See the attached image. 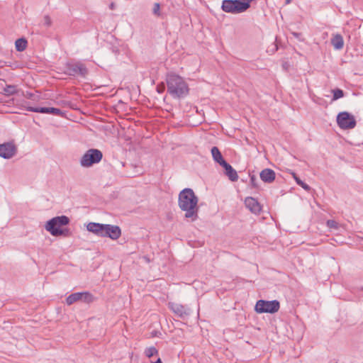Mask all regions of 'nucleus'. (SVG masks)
Returning a JSON list of instances; mask_svg holds the SVG:
<instances>
[{"label":"nucleus","instance_id":"4be33fe9","mask_svg":"<svg viewBox=\"0 0 363 363\" xmlns=\"http://www.w3.org/2000/svg\"><path fill=\"white\" fill-rule=\"evenodd\" d=\"M144 354L146 357L150 358L154 355H157L158 354V350L155 347H149L145 350Z\"/></svg>","mask_w":363,"mask_h":363},{"label":"nucleus","instance_id":"473e14b6","mask_svg":"<svg viewBox=\"0 0 363 363\" xmlns=\"http://www.w3.org/2000/svg\"><path fill=\"white\" fill-rule=\"evenodd\" d=\"M254 186H255V184L254 183H255V181H253V182H252Z\"/></svg>","mask_w":363,"mask_h":363},{"label":"nucleus","instance_id":"4468645a","mask_svg":"<svg viewBox=\"0 0 363 363\" xmlns=\"http://www.w3.org/2000/svg\"><path fill=\"white\" fill-rule=\"evenodd\" d=\"M169 308L179 317H183L190 313V309L189 308L177 303H169Z\"/></svg>","mask_w":363,"mask_h":363},{"label":"nucleus","instance_id":"f257e3e1","mask_svg":"<svg viewBox=\"0 0 363 363\" xmlns=\"http://www.w3.org/2000/svg\"><path fill=\"white\" fill-rule=\"evenodd\" d=\"M199 199L191 189L186 188L179 194L178 204L182 211H184V217L191 221H194L198 218Z\"/></svg>","mask_w":363,"mask_h":363},{"label":"nucleus","instance_id":"20e7f679","mask_svg":"<svg viewBox=\"0 0 363 363\" xmlns=\"http://www.w3.org/2000/svg\"><path fill=\"white\" fill-rule=\"evenodd\" d=\"M103 157L102 152L98 149L88 150L80 159V165L83 167H90L99 163Z\"/></svg>","mask_w":363,"mask_h":363},{"label":"nucleus","instance_id":"a878e982","mask_svg":"<svg viewBox=\"0 0 363 363\" xmlns=\"http://www.w3.org/2000/svg\"><path fill=\"white\" fill-rule=\"evenodd\" d=\"M298 185L301 186L303 189H304L306 191H309L311 189L310 186L302 181H298Z\"/></svg>","mask_w":363,"mask_h":363},{"label":"nucleus","instance_id":"bb28decb","mask_svg":"<svg viewBox=\"0 0 363 363\" xmlns=\"http://www.w3.org/2000/svg\"><path fill=\"white\" fill-rule=\"evenodd\" d=\"M291 174L293 176V178L296 181V184H298V182L301 180L296 176V174L294 172H291Z\"/></svg>","mask_w":363,"mask_h":363},{"label":"nucleus","instance_id":"7c9ffc66","mask_svg":"<svg viewBox=\"0 0 363 363\" xmlns=\"http://www.w3.org/2000/svg\"><path fill=\"white\" fill-rule=\"evenodd\" d=\"M291 1V0H286V4H289Z\"/></svg>","mask_w":363,"mask_h":363},{"label":"nucleus","instance_id":"9b49d317","mask_svg":"<svg viewBox=\"0 0 363 363\" xmlns=\"http://www.w3.org/2000/svg\"><path fill=\"white\" fill-rule=\"evenodd\" d=\"M121 235V230L118 225L105 224L103 237H108L115 240L119 238Z\"/></svg>","mask_w":363,"mask_h":363},{"label":"nucleus","instance_id":"2eb2a0df","mask_svg":"<svg viewBox=\"0 0 363 363\" xmlns=\"http://www.w3.org/2000/svg\"><path fill=\"white\" fill-rule=\"evenodd\" d=\"M105 224L91 222L87 224L86 229L88 231L95 234L97 236L103 237Z\"/></svg>","mask_w":363,"mask_h":363},{"label":"nucleus","instance_id":"412c9836","mask_svg":"<svg viewBox=\"0 0 363 363\" xmlns=\"http://www.w3.org/2000/svg\"><path fill=\"white\" fill-rule=\"evenodd\" d=\"M15 46L18 51H23L27 47V41L24 38H19L16 40Z\"/></svg>","mask_w":363,"mask_h":363},{"label":"nucleus","instance_id":"5701e85b","mask_svg":"<svg viewBox=\"0 0 363 363\" xmlns=\"http://www.w3.org/2000/svg\"><path fill=\"white\" fill-rule=\"evenodd\" d=\"M326 225L328 228H333V229H335V230H337L339 228V223H337L335 220H328L326 223Z\"/></svg>","mask_w":363,"mask_h":363},{"label":"nucleus","instance_id":"aec40b11","mask_svg":"<svg viewBox=\"0 0 363 363\" xmlns=\"http://www.w3.org/2000/svg\"><path fill=\"white\" fill-rule=\"evenodd\" d=\"M211 152L214 161L218 162L220 165H222L223 162H225L217 147H213Z\"/></svg>","mask_w":363,"mask_h":363},{"label":"nucleus","instance_id":"b1692460","mask_svg":"<svg viewBox=\"0 0 363 363\" xmlns=\"http://www.w3.org/2000/svg\"><path fill=\"white\" fill-rule=\"evenodd\" d=\"M160 6L158 3H155L153 6V9H152V11H153V13L157 15V16H160Z\"/></svg>","mask_w":363,"mask_h":363},{"label":"nucleus","instance_id":"2f4dec72","mask_svg":"<svg viewBox=\"0 0 363 363\" xmlns=\"http://www.w3.org/2000/svg\"><path fill=\"white\" fill-rule=\"evenodd\" d=\"M255 177H251V182H253V181H255Z\"/></svg>","mask_w":363,"mask_h":363},{"label":"nucleus","instance_id":"6e6552de","mask_svg":"<svg viewBox=\"0 0 363 363\" xmlns=\"http://www.w3.org/2000/svg\"><path fill=\"white\" fill-rule=\"evenodd\" d=\"M93 296L89 292H77L70 294L66 298V303L68 306L73 304L77 301L84 303H91L93 301Z\"/></svg>","mask_w":363,"mask_h":363},{"label":"nucleus","instance_id":"1a4fd4ad","mask_svg":"<svg viewBox=\"0 0 363 363\" xmlns=\"http://www.w3.org/2000/svg\"><path fill=\"white\" fill-rule=\"evenodd\" d=\"M17 147L13 142L0 144V157L4 159H11L16 155Z\"/></svg>","mask_w":363,"mask_h":363},{"label":"nucleus","instance_id":"c85d7f7f","mask_svg":"<svg viewBox=\"0 0 363 363\" xmlns=\"http://www.w3.org/2000/svg\"><path fill=\"white\" fill-rule=\"evenodd\" d=\"M33 96H34V94H32V93H29V94H28V96L27 97H28V99H33Z\"/></svg>","mask_w":363,"mask_h":363},{"label":"nucleus","instance_id":"c756f323","mask_svg":"<svg viewBox=\"0 0 363 363\" xmlns=\"http://www.w3.org/2000/svg\"><path fill=\"white\" fill-rule=\"evenodd\" d=\"M152 363H162L160 358H158L157 360L155 362H152Z\"/></svg>","mask_w":363,"mask_h":363},{"label":"nucleus","instance_id":"a211bd4d","mask_svg":"<svg viewBox=\"0 0 363 363\" xmlns=\"http://www.w3.org/2000/svg\"><path fill=\"white\" fill-rule=\"evenodd\" d=\"M221 166L225 169V174L228 177L230 180L233 182L238 180V174L230 164H229L226 162H223V164H222Z\"/></svg>","mask_w":363,"mask_h":363},{"label":"nucleus","instance_id":"423d86ee","mask_svg":"<svg viewBox=\"0 0 363 363\" xmlns=\"http://www.w3.org/2000/svg\"><path fill=\"white\" fill-rule=\"evenodd\" d=\"M337 123L342 129H351L356 125L354 116L347 112L340 113L337 116Z\"/></svg>","mask_w":363,"mask_h":363},{"label":"nucleus","instance_id":"cd10ccee","mask_svg":"<svg viewBox=\"0 0 363 363\" xmlns=\"http://www.w3.org/2000/svg\"><path fill=\"white\" fill-rule=\"evenodd\" d=\"M110 9H115V4L114 3H111L109 6Z\"/></svg>","mask_w":363,"mask_h":363},{"label":"nucleus","instance_id":"f03ea898","mask_svg":"<svg viewBox=\"0 0 363 363\" xmlns=\"http://www.w3.org/2000/svg\"><path fill=\"white\" fill-rule=\"evenodd\" d=\"M252 0H224L222 9L227 13H240L247 10Z\"/></svg>","mask_w":363,"mask_h":363},{"label":"nucleus","instance_id":"39448f33","mask_svg":"<svg viewBox=\"0 0 363 363\" xmlns=\"http://www.w3.org/2000/svg\"><path fill=\"white\" fill-rule=\"evenodd\" d=\"M279 302L277 300L264 301L259 300L255 305V310L258 313H274L279 311Z\"/></svg>","mask_w":363,"mask_h":363},{"label":"nucleus","instance_id":"0eeeda50","mask_svg":"<svg viewBox=\"0 0 363 363\" xmlns=\"http://www.w3.org/2000/svg\"><path fill=\"white\" fill-rule=\"evenodd\" d=\"M168 91H183L186 84L183 79L176 74H170L167 78Z\"/></svg>","mask_w":363,"mask_h":363},{"label":"nucleus","instance_id":"6ab92c4d","mask_svg":"<svg viewBox=\"0 0 363 363\" xmlns=\"http://www.w3.org/2000/svg\"><path fill=\"white\" fill-rule=\"evenodd\" d=\"M331 43L335 49L340 50L344 46V40L343 38L340 34H336L333 35L331 39Z\"/></svg>","mask_w":363,"mask_h":363},{"label":"nucleus","instance_id":"f8f14e48","mask_svg":"<svg viewBox=\"0 0 363 363\" xmlns=\"http://www.w3.org/2000/svg\"><path fill=\"white\" fill-rule=\"evenodd\" d=\"M245 205L254 214H259L261 212L260 203L253 197H247L245 200Z\"/></svg>","mask_w":363,"mask_h":363},{"label":"nucleus","instance_id":"ddd939ff","mask_svg":"<svg viewBox=\"0 0 363 363\" xmlns=\"http://www.w3.org/2000/svg\"><path fill=\"white\" fill-rule=\"evenodd\" d=\"M26 109L35 113H50L55 116H62L63 114L60 109L56 108H39L28 106Z\"/></svg>","mask_w":363,"mask_h":363},{"label":"nucleus","instance_id":"f3484780","mask_svg":"<svg viewBox=\"0 0 363 363\" xmlns=\"http://www.w3.org/2000/svg\"><path fill=\"white\" fill-rule=\"evenodd\" d=\"M261 179L266 183H271L275 179V172L271 169H264L260 172Z\"/></svg>","mask_w":363,"mask_h":363},{"label":"nucleus","instance_id":"9d476101","mask_svg":"<svg viewBox=\"0 0 363 363\" xmlns=\"http://www.w3.org/2000/svg\"><path fill=\"white\" fill-rule=\"evenodd\" d=\"M333 96L332 99L330 98L328 95L326 96L328 99H322L318 97L315 94H313L310 96L311 99L315 102L322 106H327L328 104H331L333 101L342 98L344 94L343 92H333Z\"/></svg>","mask_w":363,"mask_h":363},{"label":"nucleus","instance_id":"7ed1b4c3","mask_svg":"<svg viewBox=\"0 0 363 363\" xmlns=\"http://www.w3.org/2000/svg\"><path fill=\"white\" fill-rule=\"evenodd\" d=\"M69 222V218L65 216H57L49 220L45 223V228L53 236L61 235L62 230L60 228L67 225Z\"/></svg>","mask_w":363,"mask_h":363},{"label":"nucleus","instance_id":"dca6fc26","mask_svg":"<svg viewBox=\"0 0 363 363\" xmlns=\"http://www.w3.org/2000/svg\"><path fill=\"white\" fill-rule=\"evenodd\" d=\"M68 72L71 75L85 76L87 73L86 67L81 64L71 65L68 69Z\"/></svg>","mask_w":363,"mask_h":363},{"label":"nucleus","instance_id":"393cba45","mask_svg":"<svg viewBox=\"0 0 363 363\" xmlns=\"http://www.w3.org/2000/svg\"><path fill=\"white\" fill-rule=\"evenodd\" d=\"M184 92H169V94L172 95L173 98L177 99L180 97H183V94Z\"/></svg>","mask_w":363,"mask_h":363}]
</instances>
